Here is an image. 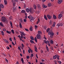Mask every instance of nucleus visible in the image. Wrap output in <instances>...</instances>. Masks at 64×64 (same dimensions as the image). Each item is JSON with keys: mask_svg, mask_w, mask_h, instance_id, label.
Segmentation results:
<instances>
[{"mask_svg": "<svg viewBox=\"0 0 64 64\" xmlns=\"http://www.w3.org/2000/svg\"><path fill=\"white\" fill-rule=\"evenodd\" d=\"M24 22H26V19H24Z\"/></svg>", "mask_w": 64, "mask_h": 64, "instance_id": "nucleus-60", "label": "nucleus"}, {"mask_svg": "<svg viewBox=\"0 0 64 64\" xmlns=\"http://www.w3.org/2000/svg\"><path fill=\"white\" fill-rule=\"evenodd\" d=\"M52 5L50 3H49L48 5V7H50V6H51Z\"/></svg>", "mask_w": 64, "mask_h": 64, "instance_id": "nucleus-35", "label": "nucleus"}, {"mask_svg": "<svg viewBox=\"0 0 64 64\" xmlns=\"http://www.w3.org/2000/svg\"><path fill=\"white\" fill-rule=\"evenodd\" d=\"M58 63L60 64H61V62L60 61H58Z\"/></svg>", "mask_w": 64, "mask_h": 64, "instance_id": "nucleus-61", "label": "nucleus"}, {"mask_svg": "<svg viewBox=\"0 0 64 64\" xmlns=\"http://www.w3.org/2000/svg\"><path fill=\"white\" fill-rule=\"evenodd\" d=\"M20 28H22V24H21V23L20 22Z\"/></svg>", "mask_w": 64, "mask_h": 64, "instance_id": "nucleus-22", "label": "nucleus"}, {"mask_svg": "<svg viewBox=\"0 0 64 64\" xmlns=\"http://www.w3.org/2000/svg\"><path fill=\"white\" fill-rule=\"evenodd\" d=\"M32 26H31L30 28V30L31 31H33V29H32Z\"/></svg>", "mask_w": 64, "mask_h": 64, "instance_id": "nucleus-16", "label": "nucleus"}, {"mask_svg": "<svg viewBox=\"0 0 64 64\" xmlns=\"http://www.w3.org/2000/svg\"><path fill=\"white\" fill-rule=\"evenodd\" d=\"M46 50H47L48 52H49V49L48 48V46H47V45H46Z\"/></svg>", "mask_w": 64, "mask_h": 64, "instance_id": "nucleus-23", "label": "nucleus"}, {"mask_svg": "<svg viewBox=\"0 0 64 64\" xmlns=\"http://www.w3.org/2000/svg\"><path fill=\"white\" fill-rule=\"evenodd\" d=\"M44 18L46 20H48V19L47 18V16H46L45 14H44Z\"/></svg>", "mask_w": 64, "mask_h": 64, "instance_id": "nucleus-15", "label": "nucleus"}, {"mask_svg": "<svg viewBox=\"0 0 64 64\" xmlns=\"http://www.w3.org/2000/svg\"><path fill=\"white\" fill-rule=\"evenodd\" d=\"M34 40L36 42H37V38H36V37H35Z\"/></svg>", "mask_w": 64, "mask_h": 64, "instance_id": "nucleus-32", "label": "nucleus"}, {"mask_svg": "<svg viewBox=\"0 0 64 64\" xmlns=\"http://www.w3.org/2000/svg\"><path fill=\"white\" fill-rule=\"evenodd\" d=\"M26 58L27 59H29V58H30V56H26Z\"/></svg>", "mask_w": 64, "mask_h": 64, "instance_id": "nucleus-52", "label": "nucleus"}, {"mask_svg": "<svg viewBox=\"0 0 64 64\" xmlns=\"http://www.w3.org/2000/svg\"><path fill=\"white\" fill-rule=\"evenodd\" d=\"M63 16H62V14H60L58 15V19H60V18H61Z\"/></svg>", "mask_w": 64, "mask_h": 64, "instance_id": "nucleus-8", "label": "nucleus"}, {"mask_svg": "<svg viewBox=\"0 0 64 64\" xmlns=\"http://www.w3.org/2000/svg\"><path fill=\"white\" fill-rule=\"evenodd\" d=\"M57 58L58 60H59V56L58 55L57 56Z\"/></svg>", "mask_w": 64, "mask_h": 64, "instance_id": "nucleus-38", "label": "nucleus"}, {"mask_svg": "<svg viewBox=\"0 0 64 64\" xmlns=\"http://www.w3.org/2000/svg\"><path fill=\"white\" fill-rule=\"evenodd\" d=\"M1 33H2V34L3 36H4V32H3V31H1Z\"/></svg>", "mask_w": 64, "mask_h": 64, "instance_id": "nucleus-33", "label": "nucleus"}, {"mask_svg": "<svg viewBox=\"0 0 64 64\" xmlns=\"http://www.w3.org/2000/svg\"><path fill=\"white\" fill-rule=\"evenodd\" d=\"M31 57H33V54H31Z\"/></svg>", "mask_w": 64, "mask_h": 64, "instance_id": "nucleus-64", "label": "nucleus"}, {"mask_svg": "<svg viewBox=\"0 0 64 64\" xmlns=\"http://www.w3.org/2000/svg\"><path fill=\"white\" fill-rule=\"evenodd\" d=\"M5 61H6V62H7L8 63V60H7V58H5Z\"/></svg>", "mask_w": 64, "mask_h": 64, "instance_id": "nucleus-46", "label": "nucleus"}, {"mask_svg": "<svg viewBox=\"0 0 64 64\" xmlns=\"http://www.w3.org/2000/svg\"><path fill=\"white\" fill-rule=\"evenodd\" d=\"M50 42H51V44H53V43H54V42L53 41V40H50Z\"/></svg>", "mask_w": 64, "mask_h": 64, "instance_id": "nucleus-37", "label": "nucleus"}, {"mask_svg": "<svg viewBox=\"0 0 64 64\" xmlns=\"http://www.w3.org/2000/svg\"><path fill=\"white\" fill-rule=\"evenodd\" d=\"M24 29L26 31H28V32L29 31V30H28V29H27V28H25Z\"/></svg>", "mask_w": 64, "mask_h": 64, "instance_id": "nucleus-51", "label": "nucleus"}, {"mask_svg": "<svg viewBox=\"0 0 64 64\" xmlns=\"http://www.w3.org/2000/svg\"><path fill=\"white\" fill-rule=\"evenodd\" d=\"M34 49L35 51H36V52H38V51H37V47L36 46H34Z\"/></svg>", "mask_w": 64, "mask_h": 64, "instance_id": "nucleus-14", "label": "nucleus"}, {"mask_svg": "<svg viewBox=\"0 0 64 64\" xmlns=\"http://www.w3.org/2000/svg\"><path fill=\"white\" fill-rule=\"evenodd\" d=\"M11 32H12V34H14V30H11Z\"/></svg>", "mask_w": 64, "mask_h": 64, "instance_id": "nucleus-40", "label": "nucleus"}, {"mask_svg": "<svg viewBox=\"0 0 64 64\" xmlns=\"http://www.w3.org/2000/svg\"><path fill=\"white\" fill-rule=\"evenodd\" d=\"M13 9L14 10H16V8L14 7H13Z\"/></svg>", "mask_w": 64, "mask_h": 64, "instance_id": "nucleus-54", "label": "nucleus"}, {"mask_svg": "<svg viewBox=\"0 0 64 64\" xmlns=\"http://www.w3.org/2000/svg\"><path fill=\"white\" fill-rule=\"evenodd\" d=\"M26 10L27 12H29V11L30 13L32 12V9H31V8H30V9L29 8H26Z\"/></svg>", "mask_w": 64, "mask_h": 64, "instance_id": "nucleus-3", "label": "nucleus"}, {"mask_svg": "<svg viewBox=\"0 0 64 64\" xmlns=\"http://www.w3.org/2000/svg\"><path fill=\"white\" fill-rule=\"evenodd\" d=\"M63 1V0H58V3L59 4H61L62 2Z\"/></svg>", "mask_w": 64, "mask_h": 64, "instance_id": "nucleus-6", "label": "nucleus"}, {"mask_svg": "<svg viewBox=\"0 0 64 64\" xmlns=\"http://www.w3.org/2000/svg\"><path fill=\"white\" fill-rule=\"evenodd\" d=\"M63 24L62 23H60V26H62Z\"/></svg>", "mask_w": 64, "mask_h": 64, "instance_id": "nucleus-44", "label": "nucleus"}, {"mask_svg": "<svg viewBox=\"0 0 64 64\" xmlns=\"http://www.w3.org/2000/svg\"><path fill=\"white\" fill-rule=\"evenodd\" d=\"M42 7L44 8H47V6H46L45 4H43L42 5Z\"/></svg>", "mask_w": 64, "mask_h": 64, "instance_id": "nucleus-10", "label": "nucleus"}, {"mask_svg": "<svg viewBox=\"0 0 64 64\" xmlns=\"http://www.w3.org/2000/svg\"><path fill=\"white\" fill-rule=\"evenodd\" d=\"M28 18H29L30 20H34V18L33 17H32V16H28Z\"/></svg>", "mask_w": 64, "mask_h": 64, "instance_id": "nucleus-4", "label": "nucleus"}, {"mask_svg": "<svg viewBox=\"0 0 64 64\" xmlns=\"http://www.w3.org/2000/svg\"><path fill=\"white\" fill-rule=\"evenodd\" d=\"M34 9H36V6L35 4H34Z\"/></svg>", "mask_w": 64, "mask_h": 64, "instance_id": "nucleus-28", "label": "nucleus"}, {"mask_svg": "<svg viewBox=\"0 0 64 64\" xmlns=\"http://www.w3.org/2000/svg\"><path fill=\"white\" fill-rule=\"evenodd\" d=\"M53 24V22H52V21L50 20V21L49 24H50V25H51V24Z\"/></svg>", "mask_w": 64, "mask_h": 64, "instance_id": "nucleus-24", "label": "nucleus"}, {"mask_svg": "<svg viewBox=\"0 0 64 64\" xmlns=\"http://www.w3.org/2000/svg\"><path fill=\"white\" fill-rule=\"evenodd\" d=\"M55 24H56V22H54L53 24H52V26L53 27H54L55 26Z\"/></svg>", "mask_w": 64, "mask_h": 64, "instance_id": "nucleus-25", "label": "nucleus"}, {"mask_svg": "<svg viewBox=\"0 0 64 64\" xmlns=\"http://www.w3.org/2000/svg\"><path fill=\"white\" fill-rule=\"evenodd\" d=\"M30 42L31 43H32V44H33L34 43V41H32V40H30Z\"/></svg>", "mask_w": 64, "mask_h": 64, "instance_id": "nucleus-39", "label": "nucleus"}, {"mask_svg": "<svg viewBox=\"0 0 64 64\" xmlns=\"http://www.w3.org/2000/svg\"><path fill=\"white\" fill-rule=\"evenodd\" d=\"M40 22V19L39 18H38V21H37L36 23L37 24H38V23H39Z\"/></svg>", "mask_w": 64, "mask_h": 64, "instance_id": "nucleus-30", "label": "nucleus"}, {"mask_svg": "<svg viewBox=\"0 0 64 64\" xmlns=\"http://www.w3.org/2000/svg\"><path fill=\"white\" fill-rule=\"evenodd\" d=\"M57 26L58 27H60V23L58 24H57L56 26V27H57Z\"/></svg>", "mask_w": 64, "mask_h": 64, "instance_id": "nucleus-36", "label": "nucleus"}, {"mask_svg": "<svg viewBox=\"0 0 64 64\" xmlns=\"http://www.w3.org/2000/svg\"><path fill=\"white\" fill-rule=\"evenodd\" d=\"M22 34L24 36H25L26 35V34H25L23 32H22V34Z\"/></svg>", "mask_w": 64, "mask_h": 64, "instance_id": "nucleus-26", "label": "nucleus"}, {"mask_svg": "<svg viewBox=\"0 0 64 64\" xmlns=\"http://www.w3.org/2000/svg\"><path fill=\"white\" fill-rule=\"evenodd\" d=\"M36 36L37 39H40L41 38V36L40 34L39 33L38 34L36 35Z\"/></svg>", "mask_w": 64, "mask_h": 64, "instance_id": "nucleus-2", "label": "nucleus"}, {"mask_svg": "<svg viewBox=\"0 0 64 64\" xmlns=\"http://www.w3.org/2000/svg\"><path fill=\"white\" fill-rule=\"evenodd\" d=\"M30 38L32 40H33V41H34V38L33 36H30Z\"/></svg>", "mask_w": 64, "mask_h": 64, "instance_id": "nucleus-12", "label": "nucleus"}, {"mask_svg": "<svg viewBox=\"0 0 64 64\" xmlns=\"http://www.w3.org/2000/svg\"><path fill=\"white\" fill-rule=\"evenodd\" d=\"M21 61L22 64H24V60H23V58H21Z\"/></svg>", "mask_w": 64, "mask_h": 64, "instance_id": "nucleus-29", "label": "nucleus"}, {"mask_svg": "<svg viewBox=\"0 0 64 64\" xmlns=\"http://www.w3.org/2000/svg\"><path fill=\"white\" fill-rule=\"evenodd\" d=\"M37 6H38V9L39 10H40V9H41V6H40V4H38L37 5Z\"/></svg>", "mask_w": 64, "mask_h": 64, "instance_id": "nucleus-9", "label": "nucleus"}, {"mask_svg": "<svg viewBox=\"0 0 64 64\" xmlns=\"http://www.w3.org/2000/svg\"><path fill=\"white\" fill-rule=\"evenodd\" d=\"M53 58L54 59H56V58H57V55H56L54 56H53Z\"/></svg>", "mask_w": 64, "mask_h": 64, "instance_id": "nucleus-13", "label": "nucleus"}, {"mask_svg": "<svg viewBox=\"0 0 64 64\" xmlns=\"http://www.w3.org/2000/svg\"><path fill=\"white\" fill-rule=\"evenodd\" d=\"M47 16L48 19H50L52 18V16L49 15H47Z\"/></svg>", "mask_w": 64, "mask_h": 64, "instance_id": "nucleus-7", "label": "nucleus"}, {"mask_svg": "<svg viewBox=\"0 0 64 64\" xmlns=\"http://www.w3.org/2000/svg\"><path fill=\"white\" fill-rule=\"evenodd\" d=\"M44 42L46 43V44H48V43L47 42L46 40H44Z\"/></svg>", "mask_w": 64, "mask_h": 64, "instance_id": "nucleus-43", "label": "nucleus"}, {"mask_svg": "<svg viewBox=\"0 0 64 64\" xmlns=\"http://www.w3.org/2000/svg\"><path fill=\"white\" fill-rule=\"evenodd\" d=\"M5 42H6V43H8V44L9 43V42H8V40H6Z\"/></svg>", "mask_w": 64, "mask_h": 64, "instance_id": "nucleus-53", "label": "nucleus"}, {"mask_svg": "<svg viewBox=\"0 0 64 64\" xmlns=\"http://www.w3.org/2000/svg\"><path fill=\"white\" fill-rule=\"evenodd\" d=\"M18 50H20V52H21V48H20V47H18Z\"/></svg>", "mask_w": 64, "mask_h": 64, "instance_id": "nucleus-48", "label": "nucleus"}, {"mask_svg": "<svg viewBox=\"0 0 64 64\" xmlns=\"http://www.w3.org/2000/svg\"><path fill=\"white\" fill-rule=\"evenodd\" d=\"M20 22L21 23H23V22H22V18L20 19Z\"/></svg>", "mask_w": 64, "mask_h": 64, "instance_id": "nucleus-62", "label": "nucleus"}, {"mask_svg": "<svg viewBox=\"0 0 64 64\" xmlns=\"http://www.w3.org/2000/svg\"><path fill=\"white\" fill-rule=\"evenodd\" d=\"M0 25L2 26V27H4V26L3 25L2 22H0Z\"/></svg>", "mask_w": 64, "mask_h": 64, "instance_id": "nucleus-31", "label": "nucleus"}, {"mask_svg": "<svg viewBox=\"0 0 64 64\" xmlns=\"http://www.w3.org/2000/svg\"><path fill=\"white\" fill-rule=\"evenodd\" d=\"M50 28H48L46 30V32L47 33L48 32H49V31H50Z\"/></svg>", "mask_w": 64, "mask_h": 64, "instance_id": "nucleus-34", "label": "nucleus"}, {"mask_svg": "<svg viewBox=\"0 0 64 64\" xmlns=\"http://www.w3.org/2000/svg\"><path fill=\"white\" fill-rule=\"evenodd\" d=\"M20 35H21V38H22V39H23V37H22V36L23 35L22 34H20Z\"/></svg>", "mask_w": 64, "mask_h": 64, "instance_id": "nucleus-50", "label": "nucleus"}, {"mask_svg": "<svg viewBox=\"0 0 64 64\" xmlns=\"http://www.w3.org/2000/svg\"><path fill=\"white\" fill-rule=\"evenodd\" d=\"M6 33H8V34H11V32H9L8 30H6Z\"/></svg>", "mask_w": 64, "mask_h": 64, "instance_id": "nucleus-20", "label": "nucleus"}, {"mask_svg": "<svg viewBox=\"0 0 64 64\" xmlns=\"http://www.w3.org/2000/svg\"><path fill=\"white\" fill-rule=\"evenodd\" d=\"M12 45H14V46H15V44H14V43H13V42H12Z\"/></svg>", "mask_w": 64, "mask_h": 64, "instance_id": "nucleus-56", "label": "nucleus"}, {"mask_svg": "<svg viewBox=\"0 0 64 64\" xmlns=\"http://www.w3.org/2000/svg\"><path fill=\"white\" fill-rule=\"evenodd\" d=\"M0 7H1L2 8H4V6L3 4H0Z\"/></svg>", "mask_w": 64, "mask_h": 64, "instance_id": "nucleus-17", "label": "nucleus"}, {"mask_svg": "<svg viewBox=\"0 0 64 64\" xmlns=\"http://www.w3.org/2000/svg\"><path fill=\"white\" fill-rule=\"evenodd\" d=\"M10 24L12 28H13V26H12V22H11V21L10 22Z\"/></svg>", "mask_w": 64, "mask_h": 64, "instance_id": "nucleus-18", "label": "nucleus"}, {"mask_svg": "<svg viewBox=\"0 0 64 64\" xmlns=\"http://www.w3.org/2000/svg\"><path fill=\"white\" fill-rule=\"evenodd\" d=\"M6 18L5 17H2L1 20L2 21V22H5L6 21Z\"/></svg>", "mask_w": 64, "mask_h": 64, "instance_id": "nucleus-5", "label": "nucleus"}, {"mask_svg": "<svg viewBox=\"0 0 64 64\" xmlns=\"http://www.w3.org/2000/svg\"><path fill=\"white\" fill-rule=\"evenodd\" d=\"M22 48H23L24 47V44H22Z\"/></svg>", "mask_w": 64, "mask_h": 64, "instance_id": "nucleus-59", "label": "nucleus"}, {"mask_svg": "<svg viewBox=\"0 0 64 64\" xmlns=\"http://www.w3.org/2000/svg\"><path fill=\"white\" fill-rule=\"evenodd\" d=\"M25 19H27V16H25Z\"/></svg>", "mask_w": 64, "mask_h": 64, "instance_id": "nucleus-63", "label": "nucleus"}, {"mask_svg": "<svg viewBox=\"0 0 64 64\" xmlns=\"http://www.w3.org/2000/svg\"><path fill=\"white\" fill-rule=\"evenodd\" d=\"M38 33H39V34H42V32H41L40 31H38Z\"/></svg>", "mask_w": 64, "mask_h": 64, "instance_id": "nucleus-47", "label": "nucleus"}, {"mask_svg": "<svg viewBox=\"0 0 64 64\" xmlns=\"http://www.w3.org/2000/svg\"><path fill=\"white\" fill-rule=\"evenodd\" d=\"M16 4V2H13V5L14 6H15V4Z\"/></svg>", "mask_w": 64, "mask_h": 64, "instance_id": "nucleus-41", "label": "nucleus"}, {"mask_svg": "<svg viewBox=\"0 0 64 64\" xmlns=\"http://www.w3.org/2000/svg\"><path fill=\"white\" fill-rule=\"evenodd\" d=\"M53 18L54 19H57L56 16L54 15V14L53 15Z\"/></svg>", "mask_w": 64, "mask_h": 64, "instance_id": "nucleus-21", "label": "nucleus"}, {"mask_svg": "<svg viewBox=\"0 0 64 64\" xmlns=\"http://www.w3.org/2000/svg\"><path fill=\"white\" fill-rule=\"evenodd\" d=\"M48 34L49 35H51L50 36L51 38H53V36L54 35V34L53 32L51 31V32H48Z\"/></svg>", "mask_w": 64, "mask_h": 64, "instance_id": "nucleus-1", "label": "nucleus"}, {"mask_svg": "<svg viewBox=\"0 0 64 64\" xmlns=\"http://www.w3.org/2000/svg\"><path fill=\"white\" fill-rule=\"evenodd\" d=\"M21 13H26V11L24 10H22L21 11Z\"/></svg>", "mask_w": 64, "mask_h": 64, "instance_id": "nucleus-11", "label": "nucleus"}, {"mask_svg": "<svg viewBox=\"0 0 64 64\" xmlns=\"http://www.w3.org/2000/svg\"><path fill=\"white\" fill-rule=\"evenodd\" d=\"M18 37L19 38H20V41H22V39H21V36H20L18 35Z\"/></svg>", "mask_w": 64, "mask_h": 64, "instance_id": "nucleus-27", "label": "nucleus"}, {"mask_svg": "<svg viewBox=\"0 0 64 64\" xmlns=\"http://www.w3.org/2000/svg\"><path fill=\"white\" fill-rule=\"evenodd\" d=\"M9 40L10 41H12V38H10Z\"/></svg>", "mask_w": 64, "mask_h": 64, "instance_id": "nucleus-58", "label": "nucleus"}, {"mask_svg": "<svg viewBox=\"0 0 64 64\" xmlns=\"http://www.w3.org/2000/svg\"><path fill=\"white\" fill-rule=\"evenodd\" d=\"M42 63H43V62L45 61V60H42Z\"/></svg>", "mask_w": 64, "mask_h": 64, "instance_id": "nucleus-57", "label": "nucleus"}, {"mask_svg": "<svg viewBox=\"0 0 64 64\" xmlns=\"http://www.w3.org/2000/svg\"><path fill=\"white\" fill-rule=\"evenodd\" d=\"M35 29H37V28L38 27V26H37L36 25H35Z\"/></svg>", "mask_w": 64, "mask_h": 64, "instance_id": "nucleus-45", "label": "nucleus"}, {"mask_svg": "<svg viewBox=\"0 0 64 64\" xmlns=\"http://www.w3.org/2000/svg\"><path fill=\"white\" fill-rule=\"evenodd\" d=\"M29 49L31 53H33V50H31V49L30 48H29Z\"/></svg>", "mask_w": 64, "mask_h": 64, "instance_id": "nucleus-42", "label": "nucleus"}, {"mask_svg": "<svg viewBox=\"0 0 64 64\" xmlns=\"http://www.w3.org/2000/svg\"><path fill=\"white\" fill-rule=\"evenodd\" d=\"M4 2L5 5H7V2L6 0H4Z\"/></svg>", "mask_w": 64, "mask_h": 64, "instance_id": "nucleus-19", "label": "nucleus"}, {"mask_svg": "<svg viewBox=\"0 0 64 64\" xmlns=\"http://www.w3.org/2000/svg\"><path fill=\"white\" fill-rule=\"evenodd\" d=\"M6 49H8V50H9V49H10V48L9 47V46H7Z\"/></svg>", "mask_w": 64, "mask_h": 64, "instance_id": "nucleus-55", "label": "nucleus"}, {"mask_svg": "<svg viewBox=\"0 0 64 64\" xmlns=\"http://www.w3.org/2000/svg\"><path fill=\"white\" fill-rule=\"evenodd\" d=\"M2 30L4 31H6V29H5V28H4L3 29H2Z\"/></svg>", "mask_w": 64, "mask_h": 64, "instance_id": "nucleus-49", "label": "nucleus"}]
</instances>
